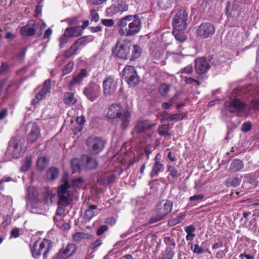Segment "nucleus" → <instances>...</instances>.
<instances>
[{
    "mask_svg": "<svg viewBox=\"0 0 259 259\" xmlns=\"http://www.w3.org/2000/svg\"><path fill=\"white\" fill-rule=\"evenodd\" d=\"M225 107L228 112H245L248 111L251 108L254 109H259V101L253 100L251 102V106H249L239 99H235L231 102H225Z\"/></svg>",
    "mask_w": 259,
    "mask_h": 259,
    "instance_id": "f257e3e1",
    "label": "nucleus"
},
{
    "mask_svg": "<svg viewBox=\"0 0 259 259\" xmlns=\"http://www.w3.org/2000/svg\"><path fill=\"white\" fill-rule=\"evenodd\" d=\"M53 247L52 242L48 239H38L31 248L32 255L35 258H38L42 253L44 259H46Z\"/></svg>",
    "mask_w": 259,
    "mask_h": 259,
    "instance_id": "f03ea898",
    "label": "nucleus"
},
{
    "mask_svg": "<svg viewBox=\"0 0 259 259\" xmlns=\"http://www.w3.org/2000/svg\"><path fill=\"white\" fill-rule=\"evenodd\" d=\"M173 203L169 200H164L157 205L156 216L150 220V223H153L161 220L164 217L170 213L172 209Z\"/></svg>",
    "mask_w": 259,
    "mask_h": 259,
    "instance_id": "7ed1b4c3",
    "label": "nucleus"
},
{
    "mask_svg": "<svg viewBox=\"0 0 259 259\" xmlns=\"http://www.w3.org/2000/svg\"><path fill=\"white\" fill-rule=\"evenodd\" d=\"M132 47V45L131 41L125 39L116 44L113 50V52L117 57L126 60L130 57Z\"/></svg>",
    "mask_w": 259,
    "mask_h": 259,
    "instance_id": "20e7f679",
    "label": "nucleus"
},
{
    "mask_svg": "<svg viewBox=\"0 0 259 259\" xmlns=\"http://www.w3.org/2000/svg\"><path fill=\"white\" fill-rule=\"evenodd\" d=\"M106 141L102 138L96 136L89 137L86 141V145L89 151L93 154L97 155L105 148Z\"/></svg>",
    "mask_w": 259,
    "mask_h": 259,
    "instance_id": "39448f33",
    "label": "nucleus"
},
{
    "mask_svg": "<svg viewBox=\"0 0 259 259\" xmlns=\"http://www.w3.org/2000/svg\"><path fill=\"white\" fill-rule=\"evenodd\" d=\"M155 125V124L149 120H139L135 123L131 134L133 137L138 138L141 134L150 131Z\"/></svg>",
    "mask_w": 259,
    "mask_h": 259,
    "instance_id": "423d86ee",
    "label": "nucleus"
},
{
    "mask_svg": "<svg viewBox=\"0 0 259 259\" xmlns=\"http://www.w3.org/2000/svg\"><path fill=\"white\" fill-rule=\"evenodd\" d=\"M188 14L184 10L178 11L173 18L174 29L184 30L187 26Z\"/></svg>",
    "mask_w": 259,
    "mask_h": 259,
    "instance_id": "0eeeda50",
    "label": "nucleus"
},
{
    "mask_svg": "<svg viewBox=\"0 0 259 259\" xmlns=\"http://www.w3.org/2000/svg\"><path fill=\"white\" fill-rule=\"evenodd\" d=\"M118 80L113 76H107L103 81V94L105 97L113 95L117 88Z\"/></svg>",
    "mask_w": 259,
    "mask_h": 259,
    "instance_id": "6e6552de",
    "label": "nucleus"
},
{
    "mask_svg": "<svg viewBox=\"0 0 259 259\" xmlns=\"http://www.w3.org/2000/svg\"><path fill=\"white\" fill-rule=\"evenodd\" d=\"M83 94L90 101H95L101 95V87L99 84L91 82L84 88Z\"/></svg>",
    "mask_w": 259,
    "mask_h": 259,
    "instance_id": "1a4fd4ad",
    "label": "nucleus"
},
{
    "mask_svg": "<svg viewBox=\"0 0 259 259\" xmlns=\"http://www.w3.org/2000/svg\"><path fill=\"white\" fill-rule=\"evenodd\" d=\"M47 27L46 23L42 22L34 23L33 27L29 25H26L22 27L20 30V33L23 36H31L37 33V35L40 36L42 34V30Z\"/></svg>",
    "mask_w": 259,
    "mask_h": 259,
    "instance_id": "9d476101",
    "label": "nucleus"
},
{
    "mask_svg": "<svg viewBox=\"0 0 259 259\" xmlns=\"http://www.w3.org/2000/svg\"><path fill=\"white\" fill-rule=\"evenodd\" d=\"M196 32L198 36L207 38L214 34L215 27L210 23H202L197 28Z\"/></svg>",
    "mask_w": 259,
    "mask_h": 259,
    "instance_id": "9b49d317",
    "label": "nucleus"
},
{
    "mask_svg": "<svg viewBox=\"0 0 259 259\" xmlns=\"http://www.w3.org/2000/svg\"><path fill=\"white\" fill-rule=\"evenodd\" d=\"M123 76L131 86H134L139 81V78L137 74L134 67L128 66L124 68L122 71Z\"/></svg>",
    "mask_w": 259,
    "mask_h": 259,
    "instance_id": "f8f14e48",
    "label": "nucleus"
},
{
    "mask_svg": "<svg viewBox=\"0 0 259 259\" xmlns=\"http://www.w3.org/2000/svg\"><path fill=\"white\" fill-rule=\"evenodd\" d=\"M134 15H128L121 18L118 22V32L121 36H125L130 28Z\"/></svg>",
    "mask_w": 259,
    "mask_h": 259,
    "instance_id": "ddd939ff",
    "label": "nucleus"
},
{
    "mask_svg": "<svg viewBox=\"0 0 259 259\" xmlns=\"http://www.w3.org/2000/svg\"><path fill=\"white\" fill-rule=\"evenodd\" d=\"M195 63V71L199 75L206 73L210 67L209 62L203 58L196 59Z\"/></svg>",
    "mask_w": 259,
    "mask_h": 259,
    "instance_id": "4468645a",
    "label": "nucleus"
},
{
    "mask_svg": "<svg viewBox=\"0 0 259 259\" xmlns=\"http://www.w3.org/2000/svg\"><path fill=\"white\" fill-rule=\"evenodd\" d=\"M131 107L127 104H112L108 108V112L111 113H131Z\"/></svg>",
    "mask_w": 259,
    "mask_h": 259,
    "instance_id": "2eb2a0df",
    "label": "nucleus"
},
{
    "mask_svg": "<svg viewBox=\"0 0 259 259\" xmlns=\"http://www.w3.org/2000/svg\"><path fill=\"white\" fill-rule=\"evenodd\" d=\"M88 75L87 70L81 69L78 74L73 76L72 79L69 82L68 89L70 91H72L76 85H80L83 79L87 77Z\"/></svg>",
    "mask_w": 259,
    "mask_h": 259,
    "instance_id": "dca6fc26",
    "label": "nucleus"
},
{
    "mask_svg": "<svg viewBox=\"0 0 259 259\" xmlns=\"http://www.w3.org/2000/svg\"><path fill=\"white\" fill-rule=\"evenodd\" d=\"M88 75L87 70L81 69L78 74L73 76L72 79L69 82L68 89L70 91H72L76 85H80L83 79L87 77Z\"/></svg>",
    "mask_w": 259,
    "mask_h": 259,
    "instance_id": "f3484780",
    "label": "nucleus"
},
{
    "mask_svg": "<svg viewBox=\"0 0 259 259\" xmlns=\"http://www.w3.org/2000/svg\"><path fill=\"white\" fill-rule=\"evenodd\" d=\"M142 23L139 17L134 15L126 36H131L137 34L141 30Z\"/></svg>",
    "mask_w": 259,
    "mask_h": 259,
    "instance_id": "a211bd4d",
    "label": "nucleus"
},
{
    "mask_svg": "<svg viewBox=\"0 0 259 259\" xmlns=\"http://www.w3.org/2000/svg\"><path fill=\"white\" fill-rule=\"evenodd\" d=\"M241 8L238 4L235 2H229L226 9V13L228 16L236 17L240 14Z\"/></svg>",
    "mask_w": 259,
    "mask_h": 259,
    "instance_id": "6ab92c4d",
    "label": "nucleus"
},
{
    "mask_svg": "<svg viewBox=\"0 0 259 259\" xmlns=\"http://www.w3.org/2000/svg\"><path fill=\"white\" fill-rule=\"evenodd\" d=\"M50 89L51 80L47 79L45 81L42 89L35 95V98L32 100L31 103L35 104L42 100L45 97L47 94L50 91Z\"/></svg>",
    "mask_w": 259,
    "mask_h": 259,
    "instance_id": "aec40b11",
    "label": "nucleus"
},
{
    "mask_svg": "<svg viewBox=\"0 0 259 259\" xmlns=\"http://www.w3.org/2000/svg\"><path fill=\"white\" fill-rule=\"evenodd\" d=\"M117 178L116 174L109 171L105 172L98 179L100 185L107 186L113 183Z\"/></svg>",
    "mask_w": 259,
    "mask_h": 259,
    "instance_id": "412c9836",
    "label": "nucleus"
},
{
    "mask_svg": "<svg viewBox=\"0 0 259 259\" xmlns=\"http://www.w3.org/2000/svg\"><path fill=\"white\" fill-rule=\"evenodd\" d=\"M109 118H120L121 120V127L122 130H125L128 126L131 114H107Z\"/></svg>",
    "mask_w": 259,
    "mask_h": 259,
    "instance_id": "4be33fe9",
    "label": "nucleus"
},
{
    "mask_svg": "<svg viewBox=\"0 0 259 259\" xmlns=\"http://www.w3.org/2000/svg\"><path fill=\"white\" fill-rule=\"evenodd\" d=\"M164 165L162 163H153L149 176L151 178L157 177L160 172H163Z\"/></svg>",
    "mask_w": 259,
    "mask_h": 259,
    "instance_id": "5701e85b",
    "label": "nucleus"
},
{
    "mask_svg": "<svg viewBox=\"0 0 259 259\" xmlns=\"http://www.w3.org/2000/svg\"><path fill=\"white\" fill-rule=\"evenodd\" d=\"M128 10V6L124 2H120L117 4L112 5L109 8V10L113 14L118 13H122Z\"/></svg>",
    "mask_w": 259,
    "mask_h": 259,
    "instance_id": "b1692460",
    "label": "nucleus"
},
{
    "mask_svg": "<svg viewBox=\"0 0 259 259\" xmlns=\"http://www.w3.org/2000/svg\"><path fill=\"white\" fill-rule=\"evenodd\" d=\"M39 127L35 123H33L31 131L28 136V141L30 143H34L40 137Z\"/></svg>",
    "mask_w": 259,
    "mask_h": 259,
    "instance_id": "393cba45",
    "label": "nucleus"
},
{
    "mask_svg": "<svg viewBox=\"0 0 259 259\" xmlns=\"http://www.w3.org/2000/svg\"><path fill=\"white\" fill-rule=\"evenodd\" d=\"M67 37H78L82 34V31L80 26L67 28L65 30Z\"/></svg>",
    "mask_w": 259,
    "mask_h": 259,
    "instance_id": "a878e982",
    "label": "nucleus"
},
{
    "mask_svg": "<svg viewBox=\"0 0 259 259\" xmlns=\"http://www.w3.org/2000/svg\"><path fill=\"white\" fill-rule=\"evenodd\" d=\"M49 159L46 156H41L38 158L36 162V167L40 171H43L49 165Z\"/></svg>",
    "mask_w": 259,
    "mask_h": 259,
    "instance_id": "bb28decb",
    "label": "nucleus"
},
{
    "mask_svg": "<svg viewBox=\"0 0 259 259\" xmlns=\"http://www.w3.org/2000/svg\"><path fill=\"white\" fill-rule=\"evenodd\" d=\"M243 166L244 164L241 160L238 159H235L231 163L229 170L231 172H235L242 169Z\"/></svg>",
    "mask_w": 259,
    "mask_h": 259,
    "instance_id": "cd10ccee",
    "label": "nucleus"
},
{
    "mask_svg": "<svg viewBox=\"0 0 259 259\" xmlns=\"http://www.w3.org/2000/svg\"><path fill=\"white\" fill-rule=\"evenodd\" d=\"M98 162L96 158L92 157L91 156H87L85 162V168L89 170L96 169L98 166Z\"/></svg>",
    "mask_w": 259,
    "mask_h": 259,
    "instance_id": "c85d7f7f",
    "label": "nucleus"
},
{
    "mask_svg": "<svg viewBox=\"0 0 259 259\" xmlns=\"http://www.w3.org/2000/svg\"><path fill=\"white\" fill-rule=\"evenodd\" d=\"M170 126L169 123L159 125L158 130V134L163 137H166L171 135L170 131Z\"/></svg>",
    "mask_w": 259,
    "mask_h": 259,
    "instance_id": "c756f323",
    "label": "nucleus"
},
{
    "mask_svg": "<svg viewBox=\"0 0 259 259\" xmlns=\"http://www.w3.org/2000/svg\"><path fill=\"white\" fill-rule=\"evenodd\" d=\"M245 178L246 180L244 182V185H250L249 188H255L257 186L258 182L256 179V176L254 174H249L247 175Z\"/></svg>",
    "mask_w": 259,
    "mask_h": 259,
    "instance_id": "7c9ffc66",
    "label": "nucleus"
},
{
    "mask_svg": "<svg viewBox=\"0 0 259 259\" xmlns=\"http://www.w3.org/2000/svg\"><path fill=\"white\" fill-rule=\"evenodd\" d=\"M62 182L63 183V184L58 187V193L65 194L68 189L70 187L67 176H64L62 179Z\"/></svg>",
    "mask_w": 259,
    "mask_h": 259,
    "instance_id": "2f4dec72",
    "label": "nucleus"
},
{
    "mask_svg": "<svg viewBox=\"0 0 259 259\" xmlns=\"http://www.w3.org/2000/svg\"><path fill=\"white\" fill-rule=\"evenodd\" d=\"M97 208V206L95 204H89L88 208L86 210L85 212L84 217L85 219L90 221L96 215L97 213H96L94 210Z\"/></svg>",
    "mask_w": 259,
    "mask_h": 259,
    "instance_id": "473e14b6",
    "label": "nucleus"
},
{
    "mask_svg": "<svg viewBox=\"0 0 259 259\" xmlns=\"http://www.w3.org/2000/svg\"><path fill=\"white\" fill-rule=\"evenodd\" d=\"M59 170L55 167H52L47 171V177L51 180H56L59 176Z\"/></svg>",
    "mask_w": 259,
    "mask_h": 259,
    "instance_id": "72a5a7b5",
    "label": "nucleus"
},
{
    "mask_svg": "<svg viewBox=\"0 0 259 259\" xmlns=\"http://www.w3.org/2000/svg\"><path fill=\"white\" fill-rule=\"evenodd\" d=\"M189 244L191 245L190 248L193 251L194 253L196 254H201L204 252L205 251L206 252L209 254H211V251L209 250L208 248H207L206 250H204L203 248L200 246L198 244H193L191 242H189Z\"/></svg>",
    "mask_w": 259,
    "mask_h": 259,
    "instance_id": "f704fd0d",
    "label": "nucleus"
},
{
    "mask_svg": "<svg viewBox=\"0 0 259 259\" xmlns=\"http://www.w3.org/2000/svg\"><path fill=\"white\" fill-rule=\"evenodd\" d=\"M77 246L74 243H69L65 248H62L70 257L73 255L77 250Z\"/></svg>",
    "mask_w": 259,
    "mask_h": 259,
    "instance_id": "c9c22d12",
    "label": "nucleus"
},
{
    "mask_svg": "<svg viewBox=\"0 0 259 259\" xmlns=\"http://www.w3.org/2000/svg\"><path fill=\"white\" fill-rule=\"evenodd\" d=\"M32 165L31 156H26L23 164L20 167V170L22 172H26L29 170Z\"/></svg>",
    "mask_w": 259,
    "mask_h": 259,
    "instance_id": "e433bc0d",
    "label": "nucleus"
},
{
    "mask_svg": "<svg viewBox=\"0 0 259 259\" xmlns=\"http://www.w3.org/2000/svg\"><path fill=\"white\" fill-rule=\"evenodd\" d=\"M64 101L66 104L73 105L76 102V99L75 98L73 93L67 92L64 94Z\"/></svg>",
    "mask_w": 259,
    "mask_h": 259,
    "instance_id": "4c0bfd02",
    "label": "nucleus"
},
{
    "mask_svg": "<svg viewBox=\"0 0 259 259\" xmlns=\"http://www.w3.org/2000/svg\"><path fill=\"white\" fill-rule=\"evenodd\" d=\"M133 49L132 51V54L130 58V60L133 61L136 59L139 58L141 54V49L138 45L132 46Z\"/></svg>",
    "mask_w": 259,
    "mask_h": 259,
    "instance_id": "58836bf2",
    "label": "nucleus"
},
{
    "mask_svg": "<svg viewBox=\"0 0 259 259\" xmlns=\"http://www.w3.org/2000/svg\"><path fill=\"white\" fill-rule=\"evenodd\" d=\"M167 172H169V176H171L172 178H177L180 176L178 170L174 166L167 164L166 165Z\"/></svg>",
    "mask_w": 259,
    "mask_h": 259,
    "instance_id": "ea45409f",
    "label": "nucleus"
},
{
    "mask_svg": "<svg viewBox=\"0 0 259 259\" xmlns=\"http://www.w3.org/2000/svg\"><path fill=\"white\" fill-rule=\"evenodd\" d=\"M163 114V118H166L168 121L181 120L186 117L187 114Z\"/></svg>",
    "mask_w": 259,
    "mask_h": 259,
    "instance_id": "a19ab883",
    "label": "nucleus"
},
{
    "mask_svg": "<svg viewBox=\"0 0 259 259\" xmlns=\"http://www.w3.org/2000/svg\"><path fill=\"white\" fill-rule=\"evenodd\" d=\"M182 30L174 29L172 34L175 35L176 39L180 42H182L186 40V36L182 32Z\"/></svg>",
    "mask_w": 259,
    "mask_h": 259,
    "instance_id": "79ce46f5",
    "label": "nucleus"
},
{
    "mask_svg": "<svg viewBox=\"0 0 259 259\" xmlns=\"http://www.w3.org/2000/svg\"><path fill=\"white\" fill-rule=\"evenodd\" d=\"M58 197L59 198L58 202V204L59 206L63 207H66L69 204L68 197L65 195V194L58 193Z\"/></svg>",
    "mask_w": 259,
    "mask_h": 259,
    "instance_id": "37998d69",
    "label": "nucleus"
},
{
    "mask_svg": "<svg viewBox=\"0 0 259 259\" xmlns=\"http://www.w3.org/2000/svg\"><path fill=\"white\" fill-rule=\"evenodd\" d=\"M169 91L170 86L165 83L161 84L159 88V93L162 96L164 97H168Z\"/></svg>",
    "mask_w": 259,
    "mask_h": 259,
    "instance_id": "c03bdc74",
    "label": "nucleus"
},
{
    "mask_svg": "<svg viewBox=\"0 0 259 259\" xmlns=\"http://www.w3.org/2000/svg\"><path fill=\"white\" fill-rule=\"evenodd\" d=\"M240 182L238 178L231 177L226 180V184L228 187H237L240 185Z\"/></svg>",
    "mask_w": 259,
    "mask_h": 259,
    "instance_id": "a18cd8bd",
    "label": "nucleus"
},
{
    "mask_svg": "<svg viewBox=\"0 0 259 259\" xmlns=\"http://www.w3.org/2000/svg\"><path fill=\"white\" fill-rule=\"evenodd\" d=\"M71 166L73 173L80 171L81 167L78 159H72L71 160Z\"/></svg>",
    "mask_w": 259,
    "mask_h": 259,
    "instance_id": "49530a36",
    "label": "nucleus"
},
{
    "mask_svg": "<svg viewBox=\"0 0 259 259\" xmlns=\"http://www.w3.org/2000/svg\"><path fill=\"white\" fill-rule=\"evenodd\" d=\"M88 42V36H82L78 39L74 44V46L78 50L81 46H84Z\"/></svg>",
    "mask_w": 259,
    "mask_h": 259,
    "instance_id": "de8ad7c7",
    "label": "nucleus"
},
{
    "mask_svg": "<svg viewBox=\"0 0 259 259\" xmlns=\"http://www.w3.org/2000/svg\"><path fill=\"white\" fill-rule=\"evenodd\" d=\"M74 67V63L72 61H70L68 62L64 67L63 69V75H66L69 73H70Z\"/></svg>",
    "mask_w": 259,
    "mask_h": 259,
    "instance_id": "09e8293b",
    "label": "nucleus"
},
{
    "mask_svg": "<svg viewBox=\"0 0 259 259\" xmlns=\"http://www.w3.org/2000/svg\"><path fill=\"white\" fill-rule=\"evenodd\" d=\"M157 3L159 7L166 9L170 6L171 0H158Z\"/></svg>",
    "mask_w": 259,
    "mask_h": 259,
    "instance_id": "8fccbe9b",
    "label": "nucleus"
},
{
    "mask_svg": "<svg viewBox=\"0 0 259 259\" xmlns=\"http://www.w3.org/2000/svg\"><path fill=\"white\" fill-rule=\"evenodd\" d=\"M85 237V233L77 232L72 235V239L75 242H79Z\"/></svg>",
    "mask_w": 259,
    "mask_h": 259,
    "instance_id": "3c124183",
    "label": "nucleus"
},
{
    "mask_svg": "<svg viewBox=\"0 0 259 259\" xmlns=\"http://www.w3.org/2000/svg\"><path fill=\"white\" fill-rule=\"evenodd\" d=\"M70 256L63 248H61L56 255V259H67Z\"/></svg>",
    "mask_w": 259,
    "mask_h": 259,
    "instance_id": "603ef678",
    "label": "nucleus"
},
{
    "mask_svg": "<svg viewBox=\"0 0 259 259\" xmlns=\"http://www.w3.org/2000/svg\"><path fill=\"white\" fill-rule=\"evenodd\" d=\"M77 50V48L73 44L70 49L67 50L65 53V57L66 58L70 57L75 53Z\"/></svg>",
    "mask_w": 259,
    "mask_h": 259,
    "instance_id": "864d4df0",
    "label": "nucleus"
},
{
    "mask_svg": "<svg viewBox=\"0 0 259 259\" xmlns=\"http://www.w3.org/2000/svg\"><path fill=\"white\" fill-rule=\"evenodd\" d=\"M252 123L250 121L244 122L241 126V131L243 132H248L251 130Z\"/></svg>",
    "mask_w": 259,
    "mask_h": 259,
    "instance_id": "5fc2aeb1",
    "label": "nucleus"
},
{
    "mask_svg": "<svg viewBox=\"0 0 259 259\" xmlns=\"http://www.w3.org/2000/svg\"><path fill=\"white\" fill-rule=\"evenodd\" d=\"M185 218V216L182 214H179L176 218L171 221L172 225H176L182 222Z\"/></svg>",
    "mask_w": 259,
    "mask_h": 259,
    "instance_id": "6e6d98bb",
    "label": "nucleus"
},
{
    "mask_svg": "<svg viewBox=\"0 0 259 259\" xmlns=\"http://www.w3.org/2000/svg\"><path fill=\"white\" fill-rule=\"evenodd\" d=\"M91 20L92 21L97 22L99 19L98 13L95 9H91L90 11Z\"/></svg>",
    "mask_w": 259,
    "mask_h": 259,
    "instance_id": "4d7b16f0",
    "label": "nucleus"
},
{
    "mask_svg": "<svg viewBox=\"0 0 259 259\" xmlns=\"http://www.w3.org/2000/svg\"><path fill=\"white\" fill-rule=\"evenodd\" d=\"M204 198L203 194H198L189 197L190 201H201Z\"/></svg>",
    "mask_w": 259,
    "mask_h": 259,
    "instance_id": "13d9d810",
    "label": "nucleus"
},
{
    "mask_svg": "<svg viewBox=\"0 0 259 259\" xmlns=\"http://www.w3.org/2000/svg\"><path fill=\"white\" fill-rule=\"evenodd\" d=\"M84 182V180L81 178H77L73 180L71 185L73 187H79V184L82 183Z\"/></svg>",
    "mask_w": 259,
    "mask_h": 259,
    "instance_id": "bf43d9fd",
    "label": "nucleus"
},
{
    "mask_svg": "<svg viewBox=\"0 0 259 259\" xmlns=\"http://www.w3.org/2000/svg\"><path fill=\"white\" fill-rule=\"evenodd\" d=\"M102 23L103 25L108 27H111L114 25V22L113 20L111 19H102Z\"/></svg>",
    "mask_w": 259,
    "mask_h": 259,
    "instance_id": "052dcab7",
    "label": "nucleus"
},
{
    "mask_svg": "<svg viewBox=\"0 0 259 259\" xmlns=\"http://www.w3.org/2000/svg\"><path fill=\"white\" fill-rule=\"evenodd\" d=\"M108 229V227L107 225H102L97 230L96 234L98 236H100L107 231Z\"/></svg>",
    "mask_w": 259,
    "mask_h": 259,
    "instance_id": "680f3d73",
    "label": "nucleus"
},
{
    "mask_svg": "<svg viewBox=\"0 0 259 259\" xmlns=\"http://www.w3.org/2000/svg\"><path fill=\"white\" fill-rule=\"evenodd\" d=\"M65 21L69 25H72L74 24H77L78 22V17H74L72 18H69L65 20Z\"/></svg>",
    "mask_w": 259,
    "mask_h": 259,
    "instance_id": "e2e57ef3",
    "label": "nucleus"
},
{
    "mask_svg": "<svg viewBox=\"0 0 259 259\" xmlns=\"http://www.w3.org/2000/svg\"><path fill=\"white\" fill-rule=\"evenodd\" d=\"M10 148H13L14 153H18V155H20V153H18L19 150L18 149V144L15 143V142H11L10 144Z\"/></svg>",
    "mask_w": 259,
    "mask_h": 259,
    "instance_id": "0e129e2a",
    "label": "nucleus"
},
{
    "mask_svg": "<svg viewBox=\"0 0 259 259\" xmlns=\"http://www.w3.org/2000/svg\"><path fill=\"white\" fill-rule=\"evenodd\" d=\"M193 72V67L192 65H188L181 70L182 73H191Z\"/></svg>",
    "mask_w": 259,
    "mask_h": 259,
    "instance_id": "69168bd1",
    "label": "nucleus"
},
{
    "mask_svg": "<svg viewBox=\"0 0 259 259\" xmlns=\"http://www.w3.org/2000/svg\"><path fill=\"white\" fill-rule=\"evenodd\" d=\"M152 151L151 146L147 145L145 147L144 152L148 160L149 159L150 155L152 153Z\"/></svg>",
    "mask_w": 259,
    "mask_h": 259,
    "instance_id": "338daca9",
    "label": "nucleus"
},
{
    "mask_svg": "<svg viewBox=\"0 0 259 259\" xmlns=\"http://www.w3.org/2000/svg\"><path fill=\"white\" fill-rule=\"evenodd\" d=\"M85 121V117L82 114L80 116H78L76 119V123H78V126H82V127H83Z\"/></svg>",
    "mask_w": 259,
    "mask_h": 259,
    "instance_id": "774afa93",
    "label": "nucleus"
}]
</instances>
